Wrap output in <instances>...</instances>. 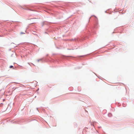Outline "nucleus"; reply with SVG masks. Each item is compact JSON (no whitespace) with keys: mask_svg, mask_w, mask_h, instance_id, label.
I'll return each instance as SVG.
<instances>
[{"mask_svg":"<svg viewBox=\"0 0 134 134\" xmlns=\"http://www.w3.org/2000/svg\"><path fill=\"white\" fill-rule=\"evenodd\" d=\"M13 68V66H12V65H11V66H10V68Z\"/></svg>","mask_w":134,"mask_h":134,"instance_id":"obj_1","label":"nucleus"},{"mask_svg":"<svg viewBox=\"0 0 134 134\" xmlns=\"http://www.w3.org/2000/svg\"><path fill=\"white\" fill-rule=\"evenodd\" d=\"M42 60V59H40V60H37V61H38V62H39V61H40V60Z\"/></svg>","mask_w":134,"mask_h":134,"instance_id":"obj_2","label":"nucleus"},{"mask_svg":"<svg viewBox=\"0 0 134 134\" xmlns=\"http://www.w3.org/2000/svg\"><path fill=\"white\" fill-rule=\"evenodd\" d=\"M23 34V32H21V34Z\"/></svg>","mask_w":134,"mask_h":134,"instance_id":"obj_3","label":"nucleus"}]
</instances>
